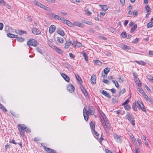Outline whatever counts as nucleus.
Returning <instances> with one entry per match:
<instances>
[{"instance_id":"nucleus-11","label":"nucleus","mask_w":153,"mask_h":153,"mask_svg":"<svg viewBox=\"0 0 153 153\" xmlns=\"http://www.w3.org/2000/svg\"><path fill=\"white\" fill-rule=\"evenodd\" d=\"M83 113L85 120L87 121L88 120V114H87L86 109L85 108H84L83 109Z\"/></svg>"},{"instance_id":"nucleus-19","label":"nucleus","mask_w":153,"mask_h":153,"mask_svg":"<svg viewBox=\"0 0 153 153\" xmlns=\"http://www.w3.org/2000/svg\"><path fill=\"white\" fill-rule=\"evenodd\" d=\"M62 21H63V22L64 23L67 25L69 26H71L72 25L70 21L68 20L65 19L63 18V19H62Z\"/></svg>"},{"instance_id":"nucleus-30","label":"nucleus","mask_w":153,"mask_h":153,"mask_svg":"<svg viewBox=\"0 0 153 153\" xmlns=\"http://www.w3.org/2000/svg\"><path fill=\"white\" fill-rule=\"evenodd\" d=\"M35 4H36L37 6L40 7L41 8H42L43 7V4H42L41 3L38 2L37 1H34Z\"/></svg>"},{"instance_id":"nucleus-27","label":"nucleus","mask_w":153,"mask_h":153,"mask_svg":"<svg viewBox=\"0 0 153 153\" xmlns=\"http://www.w3.org/2000/svg\"><path fill=\"white\" fill-rule=\"evenodd\" d=\"M99 6L101 8L102 10L104 11H106L108 9V8L107 5H100Z\"/></svg>"},{"instance_id":"nucleus-34","label":"nucleus","mask_w":153,"mask_h":153,"mask_svg":"<svg viewBox=\"0 0 153 153\" xmlns=\"http://www.w3.org/2000/svg\"><path fill=\"white\" fill-rule=\"evenodd\" d=\"M112 82L114 84L115 86L116 87L118 88L119 87V85L118 82L116 80H112Z\"/></svg>"},{"instance_id":"nucleus-28","label":"nucleus","mask_w":153,"mask_h":153,"mask_svg":"<svg viewBox=\"0 0 153 153\" xmlns=\"http://www.w3.org/2000/svg\"><path fill=\"white\" fill-rule=\"evenodd\" d=\"M135 62L139 65H145L146 63L143 61H135Z\"/></svg>"},{"instance_id":"nucleus-48","label":"nucleus","mask_w":153,"mask_h":153,"mask_svg":"<svg viewBox=\"0 0 153 153\" xmlns=\"http://www.w3.org/2000/svg\"><path fill=\"white\" fill-rule=\"evenodd\" d=\"M121 35L123 38L126 37V32L123 31L121 34Z\"/></svg>"},{"instance_id":"nucleus-39","label":"nucleus","mask_w":153,"mask_h":153,"mask_svg":"<svg viewBox=\"0 0 153 153\" xmlns=\"http://www.w3.org/2000/svg\"><path fill=\"white\" fill-rule=\"evenodd\" d=\"M36 50L39 53H40L42 54H43V52L42 50L39 47H37L36 48Z\"/></svg>"},{"instance_id":"nucleus-61","label":"nucleus","mask_w":153,"mask_h":153,"mask_svg":"<svg viewBox=\"0 0 153 153\" xmlns=\"http://www.w3.org/2000/svg\"><path fill=\"white\" fill-rule=\"evenodd\" d=\"M135 153H139V149L137 146L135 147Z\"/></svg>"},{"instance_id":"nucleus-55","label":"nucleus","mask_w":153,"mask_h":153,"mask_svg":"<svg viewBox=\"0 0 153 153\" xmlns=\"http://www.w3.org/2000/svg\"><path fill=\"white\" fill-rule=\"evenodd\" d=\"M77 46L78 47H80L82 46V44L80 42L77 41V43H76V46Z\"/></svg>"},{"instance_id":"nucleus-64","label":"nucleus","mask_w":153,"mask_h":153,"mask_svg":"<svg viewBox=\"0 0 153 153\" xmlns=\"http://www.w3.org/2000/svg\"><path fill=\"white\" fill-rule=\"evenodd\" d=\"M138 38H136L134 40L133 42H132V43H137L138 42Z\"/></svg>"},{"instance_id":"nucleus-33","label":"nucleus","mask_w":153,"mask_h":153,"mask_svg":"<svg viewBox=\"0 0 153 153\" xmlns=\"http://www.w3.org/2000/svg\"><path fill=\"white\" fill-rule=\"evenodd\" d=\"M137 90L143 95H144L145 94V93L144 92L143 90L141 88H138L137 89Z\"/></svg>"},{"instance_id":"nucleus-24","label":"nucleus","mask_w":153,"mask_h":153,"mask_svg":"<svg viewBox=\"0 0 153 153\" xmlns=\"http://www.w3.org/2000/svg\"><path fill=\"white\" fill-rule=\"evenodd\" d=\"M71 41H67L66 42V43H65V46L64 47L65 49H67L69 46L71 44Z\"/></svg>"},{"instance_id":"nucleus-13","label":"nucleus","mask_w":153,"mask_h":153,"mask_svg":"<svg viewBox=\"0 0 153 153\" xmlns=\"http://www.w3.org/2000/svg\"><path fill=\"white\" fill-rule=\"evenodd\" d=\"M98 111L99 113L100 114L101 116V117H100L101 121H102L103 120L107 118L105 114L100 109L98 110Z\"/></svg>"},{"instance_id":"nucleus-17","label":"nucleus","mask_w":153,"mask_h":153,"mask_svg":"<svg viewBox=\"0 0 153 153\" xmlns=\"http://www.w3.org/2000/svg\"><path fill=\"white\" fill-rule=\"evenodd\" d=\"M80 88L85 96L86 98L88 97V93L85 88L83 86H82L80 87Z\"/></svg>"},{"instance_id":"nucleus-63","label":"nucleus","mask_w":153,"mask_h":153,"mask_svg":"<svg viewBox=\"0 0 153 153\" xmlns=\"http://www.w3.org/2000/svg\"><path fill=\"white\" fill-rule=\"evenodd\" d=\"M133 75L134 79H137V75L135 73H133Z\"/></svg>"},{"instance_id":"nucleus-12","label":"nucleus","mask_w":153,"mask_h":153,"mask_svg":"<svg viewBox=\"0 0 153 153\" xmlns=\"http://www.w3.org/2000/svg\"><path fill=\"white\" fill-rule=\"evenodd\" d=\"M110 68L107 67L105 68L103 71L102 72V74L103 77H105L107 75V74L109 72Z\"/></svg>"},{"instance_id":"nucleus-46","label":"nucleus","mask_w":153,"mask_h":153,"mask_svg":"<svg viewBox=\"0 0 153 153\" xmlns=\"http://www.w3.org/2000/svg\"><path fill=\"white\" fill-rule=\"evenodd\" d=\"M124 108L126 110L128 111L130 109L131 107L129 105H125Z\"/></svg>"},{"instance_id":"nucleus-59","label":"nucleus","mask_w":153,"mask_h":153,"mask_svg":"<svg viewBox=\"0 0 153 153\" xmlns=\"http://www.w3.org/2000/svg\"><path fill=\"white\" fill-rule=\"evenodd\" d=\"M93 132L94 133V134L97 137H98L99 135V134L97 133V132L96 131L95 129H94L93 131Z\"/></svg>"},{"instance_id":"nucleus-43","label":"nucleus","mask_w":153,"mask_h":153,"mask_svg":"<svg viewBox=\"0 0 153 153\" xmlns=\"http://www.w3.org/2000/svg\"><path fill=\"white\" fill-rule=\"evenodd\" d=\"M94 63L97 65H100L102 64L101 62L98 60H96L95 61Z\"/></svg>"},{"instance_id":"nucleus-32","label":"nucleus","mask_w":153,"mask_h":153,"mask_svg":"<svg viewBox=\"0 0 153 153\" xmlns=\"http://www.w3.org/2000/svg\"><path fill=\"white\" fill-rule=\"evenodd\" d=\"M82 54H83V56L85 58V60L87 62L88 61V57L87 55V54L85 52H82Z\"/></svg>"},{"instance_id":"nucleus-29","label":"nucleus","mask_w":153,"mask_h":153,"mask_svg":"<svg viewBox=\"0 0 153 153\" xmlns=\"http://www.w3.org/2000/svg\"><path fill=\"white\" fill-rule=\"evenodd\" d=\"M148 79L152 83H153V77L150 75H148L146 76Z\"/></svg>"},{"instance_id":"nucleus-3","label":"nucleus","mask_w":153,"mask_h":153,"mask_svg":"<svg viewBox=\"0 0 153 153\" xmlns=\"http://www.w3.org/2000/svg\"><path fill=\"white\" fill-rule=\"evenodd\" d=\"M25 125L19 124L18 125V128L20 135L23 136L24 135V131L25 128Z\"/></svg>"},{"instance_id":"nucleus-45","label":"nucleus","mask_w":153,"mask_h":153,"mask_svg":"<svg viewBox=\"0 0 153 153\" xmlns=\"http://www.w3.org/2000/svg\"><path fill=\"white\" fill-rule=\"evenodd\" d=\"M90 126L91 127V128L93 130H94V129H95V125L92 122H91V123L90 124Z\"/></svg>"},{"instance_id":"nucleus-58","label":"nucleus","mask_w":153,"mask_h":153,"mask_svg":"<svg viewBox=\"0 0 153 153\" xmlns=\"http://www.w3.org/2000/svg\"><path fill=\"white\" fill-rule=\"evenodd\" d=\"M130 137H131V139L133 141H134V142H135L136 140V139L134 137V136H133V134H131V136H130Z\"/></svg>"},{"instance_id":"nucleus-54","label":"nucleus","mask_w":153,"mask_h":153,"mask_svg":"<svg viewBox=\"0 0 153 153\" xmlns=\"http://www.w3.org/2000/svg\"><path fill=\"white\" fill-rule=\"evenodd\" d=\"M129 100L128 99L126 100L122 104L123 105H126L129 102Z\"/></svg>"},{"instance_id":"nucleus-50","label":"nucleus","mask_w":153,"mask_h":153,"mask_svg":"<svg viewBox=\"0 0 153 153\" xmlns=\"http://www.w3.org/2000/svg\"><path fill=\"white\" fill-rule=\"evenodd\" d=\"M25 131L26 132H28V133L30 132L31 131V130H30V129L27 128L26 126H25Z\"/></svg>"},{"instance_id":"nucleus-52","label":"nucleus","mask_w":153,"mask_h":153,"mask_svg":"<svg viewBox=\"0 0 153 153\" xmlns=\"http://www.w3.org/2000/svg\"><path fill=\"white\" fill-rule=\"evenodd\" d=\"M6 4V3L3 0H0V5L4 6Z\"/></svg>"},{"instance_id":"nucleus-47","label":"nucleus","mask_w":153,"mask_h":153,"mask_svg":"<svg viewBox=\"0 0 153 153\" xmlns=\"http://www.w3.org/2000/svg\"><path fill=\"white\" fill-rule=\"evenodd\" d=\"M150 8L149 7V6L147 5H146L145 7V9L146 10V11L147 12H149V11H151V10H150Z\"/></svg>"},{"instance_id":"nucleus-41","label":"nucleus","mask_w":153,"mask_h":153,"mask_svg":"<svg viewBox=\"0 0 153 153\" xmlns=\"http://www.w3.org/2000/svg\"><path fill=\"white\" fill-rule=\"evenodd\" d=\"M57 40L60 43H62L63 42V39L62 38L57 37Z\"/></svg>"},{"instance_id":"nucleus-38","label":"nucleus","mask_w":153,"mask_h":153,"mask_svg":"<svg viewBox=\"0 0 153 153\" xmlns=\"http://www.w3.org/2000/svg\"><path fill=\"white\" fill-rule=\"evenodd\" d=\"M11 28L8 26H5V31L7 33L10 32Z\"/></svg>"},{"instance_id":"nucleus-9","label":"nucleus","mask_w":153,"mask_h":153,"mask_svg":"<svg viewBox=\"0 0 153 153\" xmlns=\"http://www.w3.org/2000/svg\"><path fill=\"white\" fill-rule=\"evenodd\" d=\"M32 33L35 35H39L41 34V31L39 29L36 27H33L32 29Z\"/></svg>"},{"instance_id":"nucleus-36","label":"nucleus","mask_w":153,"mask_h":153,"mask_svg":"<svg viewBox=\"0 0 153 153\" xmlns=\"http://www.w3.org/2000/svg\"><path fill=\"white\" fill-rule=\"evenodd\" d=\"M153 26V24L152 22H150L147 24V27L148 28H149L152 27Z\"/></svg>"},{"instance_id":"nucleus-4","label":"nucleus","mask_w":153,"mask_h":153,"mask_svg":"<svg viewBox=\"0 0 153 153\" xmlns=\"http://www.w3.org/2000/svg\"><path fill=\"white\" fill-rule=\"evenodd\" d=\"M27 45L36 46L38 45L39 43L37 41L33 39H30L27 42Z\"/></svg>"},{"instance_id":"nucleus-35","label":"nucleus","mask_w":153,"mask_h":153,"mask_svg":"<svg viewBox=\"0 0 153 153\" xmlns=\"http://www.w3.org/2000/svg\"><path fill=\"white\" fill-rule=\"evenodd\" d=\"M0 108L4 111L5 112L7 111V110L6 108L1 103H0Z\"/></svg>"},{"instance_id":"nucleus-51","label":"nucleus","mask_w":153,"mask_h":153,"mask_svg":"<svg viewBox=\"0 0 153 153\" xmlns=\"http://www.w3.org/2000/svg\"><path fill=\"white\" fill-rule=\"evenodd\" d=\"M137 142L138 143V145L139 146H142V142L141 140L138 138L137 139Z\"/></svg>"},{"instance_id":"nucleus-14","label":"nucleus","mask_w":153,"mask_h":153,"mask_svg":"<svg viewBox=\"0 0 153 153\" xmlns=\"http://www.w3.org/2000/svg\"><path fill=\"white\" fill-rule=\"evenodd\" d=\"M96 76L94 75H92L91 78V82L92 84L94 85L96 84Z\"/></svg>"},{"instance_id":"nucleus-31","label":"nucleus","mask_w":153,"mask_h":153,"mask_svg":"<svg viewBox=\"0 0 153 153\" xmlns=\"http://www.w3.org/2000/svg\"><path fill=\"white\" fill-rule=\"evenodd\" d=\"M18 33L20 35H21L23 33H26L27 32L26 31H23L22 30H18Z\"/></svg>"},{"instance_id":"nucleus-20","label":"nucleus","mask_w":153,"mask_h":153,"mask_svg":"<svg viewBox=\"0 0 153 153\" xmlns=\"http://www.w3.org/2000/svg\"><path fill=\"white\" fill-rule=\"evenodd\" d=\"M53 48L56 51L59 53L61 54L62 53V51L59 48L53 46Z\"/></svg>"},{"instance_id":"nucleus-40","label":"nucleus","mask_w":153,"mask_h":153,"mask_svg":"<svg viewBox=\"0 0 153 153\" xmlns=\"http://www.w3.org/2000/svg\"><path fill=\"white\" fill-rule=\"evenodd\" d=\"M74 24L76 26L80 27H82L83 26L82 24L80 22H75Z\"/></svg>"},{"instance_id":"nucleus-5","label":"nucleus","mask_w":153,"mask_h":153,"mask_svg":"<svg viewBox=\"0 0 153 153\" xmlns=\"http://www.w3.org/2000/svg\"><path fill=\"white\" fill-rule=\"evenodd\" d=\"M113 136L114 139L118 143H121L122 142V139L121 138V136H119L116 133H114L113 134Z\"/></svg>"},{"instance_id":"nucleus-16","label":"nucleus","mask_w":153,"mask_h":153,"mask_svg":"<svg viewBox=\"0 0 153 153\" xmlns=\"http://www.w3.org/2000/svg\"><path fill=\"white\" fill-rule=\"evenodd\" d=\"M94 109L92 106L90 107L87 111V114L89 115L94 114Z\"/></svg>"},{"instance_id":"nucleus-26","label":"nucleus","mask_w":153,"mask_h":153,"mask_svg":"<svg viewBox=\"0 0 153 153\" xmlns=\"http://www.w3.org/2000/svg\"><path fill=\"white\" fill-rule=\"evenodd\" d=\"M137 25L136 24L134 25L133 27H132L130 30V32L131 33H133L134 32V30H135L137 27Z\"/></svg>"},{"instance_id":"nucleus-10","label":"nucleus","mask_w":153,"mask_h":153,"mask_svg":"<svg viewBox=\"0 0 153 153\" xmlns=\"http://www.w3.org/2000/svg\"><path fill=\"white\" fill-rule=\"evenodd\" d=\"M67 90L70 93H72L75 89L74 86L71 84L68 85L67 87Z\"/></svg>"},{"instance_id":"nucleus-42","label":"nucleus","mask_w":153,"mask_h":153,"mask_svg":"<svg viewBox=\"0 0 153 153\" xmlns=\"http://www.w3.org/2000/svg\"><path fill=\"white\" fill-rule=\"evenodd\" d=\"M77 41L76 40H73V42H71V44L74 47H75L76 43H77Z\"/></svg>"},{"instance_id":"nucleus-49","label":"nucleus","mask_w":153,"mask_h":153,"mask_svg":"<svg viewBox=\"0 0 153 153\" xmlns=\"http://www.w3.org/2000/svg\"><path fill=\"white\" fill-rule=\"evenodd\" d=\"M42 8L44 9L47 10V11H49L50 10V9L48 7H47L44 5H43V7H42Z\"/></svg>"},{"instance_id":"nucleus-15","label":"nucleus","mask_w":153,"mask_h":153,"mask_svg":"<svg viewBox=\"0 0 153 153\" xmlns=\"http://www.w3.org/2000/svg\"><path fill=\"white\" fill-rule=\"evenodd\" d=\"M56 29V26L54 25H51L49 28V32L51 34H52L55 31Z\"/></svg>"},{"instance_id":"nucleus-53","label":"nucleus","mask_w":153,"mask_h":153,"mask_svg":"<svg viewBox=\"0 0 153 153\" xmlns=\"http://www.w3.org/2000/svg\"><path fill=\"white\" fill-rule=\"evenodd\" d=\"M17 40L18 41L20 42H23L24 40V39L22 37H19L17 39Z\"/></svg>"},{"instance_id":"nucleus-60","label":"nucleus","mask_w":153,"mask_h":153,"mask_svg":"<svg viewBox=\"0 0 153 153\" xmlns=\"http://www.w3.org/2000/svg\"><path fill=\"white\" fill-rule=\"evenodd\" d=\"M9 142L16 144V143L15 140L13 139H10Z\"/></svg>"},{"instance_id":"nucleus-21","label":"nucleus","mask_w":153,"mask_h":153,"mask_svg":"<svg viewBox=\"0 0 153 153\" xmlns=\"http://www.w3.org/2000/svg\"><path fill=\"white\" fill-rule=\"evenodd\" d=\"M57 33L62 36H63L65 35L63 31L60 28L57 29Z\"/></svg>"},{"instance_id":"nucleus-62","label":"nucleus","mask_w":153,"mask_h":153,"mask_svg":"<svg viewBox=\"0 0 153 153\" xmlns=\"http://www.w3.org/2000/svg\"><path fill=\"white\" fill-rule=\"evenodd\" d=\"M4 25L2 23H0V30H2L3 28Z\"/></svg>"},{"instance_id":"nucleus-44","label":"nucleus","mask_w":153,"mask_h":153,"mask_svg":"<svg viewBox=\"0 0 153 153\" xmlns=\"http://www.w3.org/2000/svg\"><path fill=\"white\" fill-rule=\"evenodd\" d=\"M82 22L84 23L87 24L89 25H91V22L89 21H86L84 20H82Z\"/></svg>"},{"instance_id":"nucleus-8","label":"nucleus","mask_w":153,"mask_h":153,"mask_svg":"<svg viewBox=\"0 0 153 153\" xmlns=\"http://www.w3.org/2000/svg\"><path fill=\"white\" fill-rule=\"evenodd\" d=\"M44 149L48 153H56V152L54 150L48 148L46 146H44Z\"/></svg>"},{"instance_id":"nucleus-22","label":"nucleus","mask_w":153,"mask_h":153,"mask_svg":"<svg viewBox=\"0 0 153 153\" xmlns=\"http://www.w3.org/2000/svg\"><path fill=\"white\" fill-rule=\"evenodd\" d=\"M102 94L103 95H104L106 97H107L109 98H111V97L110 95H109V93H108L107 91H105L104 90H102V92H101Z\"/></svg>"},{"instance_id":"nucleus-1","label":"nucleus","mask_w":153,"mask_h":153,"mask_svg":"<svg viewBox=\"0 0 153 153\" xmlns=\"http://www.w3.org/2000/svg\"><path fill=\"white\" fill-rule=\"evenodd\" d=\"M102 125L106 132L108 131V128H109L111 125L108 120L107 119H105L101 121Z\"/></svg>"},{"instance_id":"nucleus-2","label":"nucleus","mask_w":153,"mask_h":153,"mask_svg":"<svg viewBox=\"0 0 153 153\" xmlns=\"http://www.w3.org/2000/svg\"><path fill=\"white\" fill-rule=\"evenodd\" d=\"M126 117L128 120L130 122L131 124L133 126L135 125L134 118L131 114L130 113L127 112Z\"/></svg>"},{"instance_id":"nucleus-57","label":"nucleus","mask_w":153,"mask_h":153,"mask_svg":"<svg viewBox=\"0 0 153 153\" xmlns=\"http://www.w3.org/2000/svg\"><path fill=\"white\" fill-rule=\"evenodd\" d=\"M126 92V90L125 89H123L121 91L119 92V95H120L121 94L124 93Z\"/></svg>"},{"instance_id":"nucleus-37","label":"nucleus","mask_w":153,"mask_h":153,"mask_svg":"<svg viewBox=\"0 0 153 153\" xmlns=\"http://www.w3.org/2000/svg\"><path fill=\"white\" fill-rule=\"evenodd\" d=\"M132 108L135 111H137V110L136 102H134L133 103Z\"/></svg>"},{"instance_id":"nucleus-18","label":"nucleus","mask_w":153,"mask_h":153,"mask_svg":"<svg viewBox=\"0 0 153 153\" xmlns=\"http://www.w3.org/2000/svg\"><path fill=\"white\" fill-rule=\"evenodd\" d=\"M61 75L66 81L68 82H69L70 79L68 76L64 73H62Z\"/></svg>"},{"instance_id":"nucleus-6","label":"nucleus","mask_w":153,"mask_h":153,"mask_svg":"<svg viewBox=\"0 0 153 153\" xmlns=\"http://www.w3.org/2000/svg\"><path fill=\"white\" fill-rule=\"evenodd\" d=\"M50 16L51 17L55 20L62 21V19H63V17H60L59 16L55 15L53 13H51Z\"/></svg>"},{"instance_id":"nucleus-23","label":"nucleus","mask_w":153,"mask_h":153,"mask_svg":"<svg viewBox=\"0 0 153 153\" xmlns=\"http://www.w3.org/2000/svg\"><path fill=\"white\" fill-rule=\"evenodd\" d=\"M121 48L124 49H125L129 50L131 49L130 47L124 44L121 45Z\"/></svg>"},{"instance_id":"nucleus-25","label":"nucleus","mask_w":153,"mask_h":153,"mask_svg":"<svg viewBox=\"0 0 153 153\" xmlns=\"http://www.w3.org/2000/svg\"><path fill=\"white\" fill-rule=\"evenodd\" d=\"M75 76H76V79H77V80H78L79 82L80 83H82V79H81V78H80V77L79 76V75L78 74H75Z\"/></svg>"},{"instance_id":"nucleus-7","label":"nucleus","mask_w":153,"mask_h":153,"mask_svg":"<svg viewBox=\"0 0 153 153\" xmlns=\"http://www.w3.org/2000/svg\"><path fill=\"white\" fill-rule=\"evenodd\" d=\"M137 104L138 106L140 107L141 109L144 112H146V110L143 103L140 101H138Z\"/></svg>"},{"instance_id":"nucleus-56","label":"nucleus","mask_w":153,"mask_h":153,"mask_svg":"<svg viewBox=\"0 0 153 153\" xmlns=\"http://www.w3.org/2000/svg\"><path fill=\"white\" fill-rule=\"evenodd\" d=\"M7 36L10 38H14V37H13V35H14V34H12L11 33H7Z\"/></svg>"}]
</instances>
